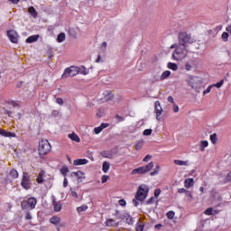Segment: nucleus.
<instances>
[{
	"label": "nucleus",
	"instance_id": "obj_1",
	"mask_svg": "<svg viewBox=\"0 0 231 231\" xmlns=\"http://www.w3.org/2000/svg\"><path fill=\"white\" fill-rule=\"evenodd\" d=\"M187 53L189 51L187 50V46L179 43L175 51H173L172 58L174 60H181L187 57Z\"/></svg>",
	"mask_w": 231,
	"mask_h": 231
},
{
	"label": "nucleus",
	"instance_id": "obj_2",
	"mask_svg": "<svg viewBox=\"0 0 231 231\" xmlns=\"http://www.w3.org/2000/svg\"><path fill=\"white\" fill-rule=\"evenodd\" d=\"M196 42V39L191 34L182 32L179 33V43L182 46L188 47L189 44Z\"/></svg>",
	"mask_w": 231,
	"mask_h": 231
},
{
	"label": "nucleus",
	"instance_id": "obj_3",
	"mask_svg": "<svg viewBox=\"0 0 231 231\" xmlns=\"http://www.w3.org/2000/svg\"><path fill=\"white\" fill-rule=\"evenodd\" d=\"M147 196H149V187H147V185L145 184L139 186L137 192L135 194V199L141 202L145 201Z\"/></svg>",
	"mask_w": 231,
	"mask_h": 231
},
{
	"label": "nucleus",
	"instance_id": "obj_4",
	"mask_svg": "<svg viewBox=\"0 0 231 231\" xmlns=\"http://www.w3.org/2000/svg\"><path fill=\"white\" fill-rule=\"evenodd\" d=\"M51 151V144H50V142L48 140L42 139L39 143V147H38V152L40 156H46L48 152Z\"/></svg>",
	"mask_w": 231,
	"mask_h": 231
},
{
	"label": "nucleus",
	"instance_id": "obj_5",
	"mask_svg": "<svg viewBox=\"0 0 231 231\" xmlns=\"http://www.w3.org/2000/svg\"><path fill=\"white\" fill-rule=\"evenodd\" d=\"M37 205V199L31 197L27 199V201H23L21 203V207L23 210H28L30 208L31 210H33Z\"/></svg>",
	"mask_w": 231,
	"mask_h": 231
},
{
	"label": "nucleus",
	"instance_id": "obj_6",
	"mask_svg": "<svg viewBox=\"0 0 231 231\" xmlns=\"http://www.w3.org/2000/svg\"><path fill=\"white\" fill-rule=\"evenodd\" d=\"M189 86L199 93V88H201V80H199V78L198 77L190 76L189 79Z\"/></svg>",
	"mask_w": 231,
	"mask_h": 231
},
{
	"label": "nucleus",
	"instance_id": "obj_7",
	"mask_svg": "<svg viewBox=\"0 0 231 231\" xmlns=\"http://www.w3.org/2000/svg\"><path fill=\"white\" fill-rule=\"evenodd\" d=\"M21 186L23 189H25V190H30V189H32V182L30 181V175H28V172L23 173Z\"/></svg>",
	"mask_w": 231,
	"mask_h": 231
},
{
	"label": "nucleus",
	"instance_id": "obj_8",
	"mask_svg": "<svg viewBox=\"0 0 231 231\" xmlns=\"http://www.w3.org/2000/svg\"><path fill=\"white\" fill-rule=\"evenodd\" d=\"M115 216H116L118 217V219H125L126 223L128 225H133V218L131 217V215H129L128 213H120V211H116Z\"/></svg>",
	"mask_w": 231,
	"mask_h": 231
},
{
	"label": "nucleus",
	"instance_id": "obj_9",
	"mask_svg": "<svg viewBox=\"0 0 231 231\" xmlns=\"http://www.w3.org/2000/svg\"><path fill=\"white\" fill-rule=\"evenodd\" d=\"M7 37H8L9 41H11V42H13L14 44H17V42L19 41V34L17 33V32L14 31V30L8 31Z\"/></svg>",
	"mask_w": 231,
	"mask_h": 231
},
{
	"label": "nucleus",
	"instance_id": "obj_10",
	"mask_svg": "<svg viewBox=\"0 0 231 231\" xmlns=\"http://www.w3.org/2000/svg\"><path fill=\"white\" fill-rule=\"evenodd\" d=\"M155 113H156V120L160 121L162 120V117L160 116L162 113H163V108H162V105L160 104V101L155 102Z\"/></svg>",
	"mask_w": 231,
	"mask_h": 231
},
{
	"label": "nucleus",
	"instance_id": "obj_11",
	"mask_svg": "<svg viewBox=\"0 0 231 231\" xmlns=\"http://www.w3.org/2000/svg\"><path fill=\"white\" fill-rule=\"evenodd\" d=\"M70 176H76L79 181H82V180H86V173H84L82 171H73L71 172Z\"/></svg>",
	"mask_w": 231,
	"mask_h": 231
},
{
	"label": "nucleus",
	"instance_id": "obj_12",
	"mask_svg": "<svg viewBox=\"0 0 231 231\" xmlns=\"http://www.w3.org/2000/svg\"><path fill=\"white\" fill-rule=\"evenodd\" d=\"M52 205L54 207L55 212H60V210H62V204L60 202H57L55 197H53Z\"/></svg>",
	"mask_w": 231,
	"mask_h": 231
},
{
	"label": "nucleus",
	"instance_id": "obj_13",
	"mask_svg": "<svg viewBox=\"0 0 231 231\" xmlns=\"http://www.w3.org/2000/svg\"><path fill=\"white\" fill-rule=\"evenodd\" d=\"M89 161L88 159H77L74 161L73 165H88Z\"/></svg>",
	"mask_w": 231,
	"mask_h": 231
},
{
	"label": "nucleus",
	"instance_id": "obj_14",
	"mask_svg": "<svg viewBox=\"0 0 231 231\" xmlns=\"http://www.w3.org/2000/svg\"><path fill=\"white\" fill-rule=\"evenodd\" d=\"M175 165H180V167H189V161L174 160Z\"/></svg>",
	"mask_w": 231,
	"mask_h": 231
},
{
	"label": "nucleus",
	"instance_id": "obj_15",
	"mask_svg": "<svg viewBox=\"0 0 231 231\" xmlns=\"http://www.w3.org/2000/svg\"><path fill=\"white\" fill-rule=\"evenodd\" d=\"M131 174L132 175H134V174H146V172H145V170H144V168L143 166V167H139L137 169L133 170Z\"/></svg>",
	"mask_w": 231,
	"mask_h": 231
},
{
	"label": "nucleus",
	"instance_id": "obj_16",
	"mask_svg": "<svg viewBox=\"0 0 231 231\" xmlns=\"http://www.w3.org/2000/svg\"><path fill=\"white\" fill-rule=\"evenodd\" d=\"M194 185V179H186L184 180L185 189H190Z\"/></svg>",
	"mask_w": 231,
	"mask_h": 231
},
{
	"label": "nucleus",
	"instance_id": "obj_17",
	"mask_svg": "<svg viewBox=\"0 0 231 231\" xmlns=\"http://www.w3.org/2000/svg\"><path fill=\"white\" fill-rule=\"evenodd\" d=\"M46 174V171H41L37 179H36V181L37 183H44V175Z\"/></svg>",
	"mask_w": 231,
	"mask_h": 231
},
{
	"label": "nucleus",
	"instance_id": "obj_18",
	"mask_svg": "<svg viewBox=\"0 0 231 231\" xmlns=\"http://www.w3.org/2000/svg\"><path fill=\"white\" fill-rule=\"evenodd\" d=\"M39 34L30 36L26 39L27 43L37 42L39 41Z\"/></svg>",
	"mask_w": 231,
	"mask_h": 231
},
{
	"label": "nucleus",
	"instance_id": "obj_19",
	"mask_svg": "<svg viewBox=\"0 0 231 231\" xmlns=\"http://www.w3.org/2000/svg\"><path fill=\"white\" fill-rule=\"evenodd\" d=\"M144 169V172H151L152 171V168L154 167V162H151L146 166H143Z\"/></svg>",
	"mask_w": 231,
	"mask_h": 231
},
{
	"label": "nucleus",
	"instance_id": "obj_20",
	"mask_svg": "<svg viewBox=\"0 0 231 231\" xmlns=\"http://www.w3.org/2000/svg\"><path fill=\"white\" fill-rule=\"evenodd\" d=\"M50 223H51V225L57 226L59 223H60V217L54 216L50 218Z\"/></svg>",
	"mask_w": 231,
	"mask_h": 231
},
{
	"label": "nucleus",
	"instance_id": "obj_21",
	"mask_svg": "<svg viewBox=\"0 0 231 231\" xmlns=\"http://www.w3.org/2000/svg\"><path fill=\"white\" fill-rule=\"evenodd\" d=\"M68 77H71V67L64 70V73L62 74L61 79H68Z\"/></svg>",
	"mask_w": 231,
	"mask_h": 231
},
{
	"label": "nucleus",
	"instance_id": "obj_22",
	"mask_svg": "<svg viewBox=\"0 0 231 231\" xmlns=\"http://www.w3.org/2000/svg\"><path fill=\"white\" fill-rule=\"evenodd\" d=\"M69 138L72 140V142H80V137H79V135H77L75 133L69 134Z\"/></svg>",
	"mask_w": 231,
	"mask_h": 231
},
{
	"label": "nucleus",
	"instance_id": "obj_23",
	"mask_svg": "<svg viewBox=\"0 0 231 231\" xmlns=\"http://www.w3.org/2000/svg\"><path fill=\"white\" fill-rule=\"evenodd\" d=\"M167 68L169 69H172V71H178V64H176V63L169 62L167 65Z\"/></svg>",
	"mask_w": 231,
	"mask_h": 231
},
{
	"label": "nucleus",
	"instance_id": "obj_24",
	"mask_svg": "<svg viewBox=\"0 0 231 231\" xmlns=\"http://www.w3.org/2000/svg\"><path fill=\"white\" fill-rule=\"evenodd\" d=\"M106 226H118V223H115V220L112 218H109L106 221Z\"/></svg>",
	"mask_w": 231,
	"mask_h": 231
},
{
	"label": "nucleus",
	"instance_id": "obj_25",
	"mask_svg": "<svg viewBox=\"0 0 231 231\" xmlns=\"http://www.w3.org/2000/svg\"><path fill=\"white\" fill-rule=\"evenodd\" d=\"M70 72H71V77H75L79 75V67L71 66Z\"/></svg>",
	"mask_w": 231,
	"mask_h": 231
},
{
	"label": "nucleus",
	"instance_id": "obj_26",
	"mask_svg": "<svg viewBox=\"0 0 231 231\" xmlns=\"http://www.w3.org/2000/svg\"><path fill=\"white\" fill-rule=\"evenodd\" d=\"M171 77V70H165L162 72V74L161 75L160 79L161 80H165V79Z\"/></svg>",
	"mask_w": 231,
	"mask_h": 231
},
{
	"label": "nucleus",
	"instance_id": "obj_27",
	"mask_svg": "<svg viewBox=\"0 0 231 231\" xmlns=\"http://www.w3.org/2000/svg\"><path fill=\"white\" fill-rule=\"evenodd\" d=\"M111 168V163H109L108 162H103V172H107V171H109V169Z\"/></svg>",
	"mask_w": 231,
	"mask_h": 231
},
{
	"label": "nucleus",
	"instance_id": "obj_28",
	"mask_svg": "<svg viewBox=\"0 0 231 231\" xmlns=\"http://www.w3.org/2000/svg\"><path fill=\"white\" fill-rule=\"evenodd\" d=\"M57 41L59 42H64V41H66V33L60 32L57 37Z\"/></svg>",
	"mask_w": 231,
	"mask_h": 231
},
{
	"label": "nucleus",
	"instance_id": "obj_29",
	"mask_svg": "<svg viewBox=\"0 0 231 231\" xmlns=\"http://www.w3.org/2000/svg\"><path fill=\"white\" fill-rule=\"evenodd\" d=\"M79 73H80L81 75H88L89 69H86V67H81L79 68Z\"/></svg>",
	"mask_w": 231,
	"mask_h": 231
},
{
	"label": "nucleus",
	"instance_id": "obj_30",
	"mask_svg": "<svg viewBox=\"0 0 231 231\" xmlns=\"http://www.w3.org/2000/svg\"><path fill=\"white\" fill-rule=\"evenodd\" d=\"M68 172H69V168H68V166H62L60 169V173L62 176H67Z\"/></svg>",
	"mask_w": 231,
	"mask_h": 231
},
{
	"label": "nucleus",
	"instance_id": "obj_31",
	"mask_svg": "<svg viewBox=\"0 0 231 231\" xmlns=\"http://www.w3.org/2000/svg\"><path fill=\"white\" fill-rule=\"evenodd\" d=\"M231 182V171H229L225 179L222 180V183H230Z\"/></svg>",
	"mask_w": 231,
	"mask_h": 231
},
{
	"label": "nucleus",
	"instance_id": "obj_32",
	"mask_svg": "<svg viewBox=\"0 0 231 231\" xmlns=\"http://www.w3.org/2000/svg\"><path fill=\"white\" fill-rule=\"evenodd\" d=\"M28 11L29 14L32 15V17H37V11H35V8L33 6L29 7Z\"/></svg>",
	"mask_w": 231,
	"mask_h": 231
},
{
	"label": "nucleus",
	"instance_id": "obj_33",
	"mask_svg": "<svg viewBox=\"0 0 231 231\" xmlns=\"http://www.w3.org/2000/svg\"><path fill=\"white\" fill-rule=\"evenodd\" d=\"M86 210H88V205H82L77 208L79 214H80V212H86Z\"/></svg>",
	"mask_w": 231,
	"mask_h": 231
},
{
	"label": "nucleus",
	"instance_id": "obj_34",
	"mask_svg": "<svg viewBox=\"0 0 231 231\" xmlns=\"http://www.w3.org/2000/svg\"><path fill=\"white\" fill-rule=\"evenodd\" d=\"M205 147H208V141L200 142V151H205Z\"/></svg>",
	"mask_w": 231,
	"mask_h": 231
},
{
	"label": "nucleus",
	"instance_id": "obj_35",
	"mask_svg": "<svg viewBox=\"0 0 231 231\" xmlns=\"http://www.w3.org/2000/svg\"><path fill=\"white\" fill-rule=\"evenodd\" d=\"M10 176H12V178H19V172L17 170L13 169L10 171Z\"/></svg>",
	"mask_w": 231,
	"mask_h": 231
},
{
	"label": "nucleus",
	"instance_id": "obj_36",
	"mask_svg": "<svg viewBox=\"0 0 231 231\" xmlns=\"http://www.w3.org/2000/svg\"><path fill=\"white\" fill-rule=\"evenodd\" d=\"M0 134H1V136H5L6 138L12 136V133L6 132L3 129H0Z\"/></svg>",
	"mask_w": 231,
	"mask_h": 231
},
{
	"label": "nucleus",
	"instance_id": "obj_37",
	"mask_svg": "<svg viewBox=\"0 0 231 231\" xmlns=\"http://www.w3.org/2000/svg\"><path fill=\"white\" fill-rule=\"evenodd\" d=\"M160 172V165H156V167H155V169H154V171H152L151 173H150V175H152V176H156V174H158Z\"/></svg>",
	"mask_w": 231,
	"mask_h": 231
},
{
	"label": "nucleus",
	"instance_id": "obj_38",
	"mask_svg": "<svg viewBox=\"0 0 231 231\" xmlns=\"http://www.w3.org/2000/svg\"><path fill=\"white\" fill-rule=\"evenodd\" d=\"M210 140H211L212 143H217V134H211Z\"/></svg>",
	"mask_w": 231,
	"mask_h": 231
},
{
	"label": "nucleus",
	"instance_id": "obj_39",
	"mask_svg": "<svg viewBox=\"0 0 231 231\" xmlns=\"http://www.w3.org/2000/svg\"><path fill=\"white\" fill-rule=\"evenodd\" d=\"M143 134L144 136H151V134H152V129H145L143 132Z\"/></svg>",
	"mask_w": 231,
	"mask_h": 231
},
{
	"label": "nucleus",
	"instance_id": "obj_40",
	"mask_svg": "<svg viewBox=\"0 0 231 231\" xmlns=\"http://www.w3.org/2000/svg\"><path fill=\"white\" fill-rule=\"evenodd\" d=\"M142 147H143V141H139L135 145V149H136V151H140V149H142Z\"/></svg>",
	"mask_w": 231,
	"mask_h": 231
},
{
	"label": "nucleus",
	"instance_id": "obj_41",
	"mask_svg": "<svg viewBox=\"0 0 231 231\" xmlns=\"http://www.w3.org/2000/svg\"><path fill=\"white\" fill-rule=\"evenodd\" d=\"M228 37H229L228 32H224L222 33V40L224 41V42H226V41H228Z\"/></svg>",
	"mask_w": 231,
	"mask_h": 231
},
{
	"label": "nucleus",
	"instance_id": "obj_42",
	"mask_svg": "<svg viewBox=\"0 0 231 231\" xmlns=\"http://www.w3.org/2000/svg\"><path fill=\"white\" fill-rule=\"evenodd\" d=\"M185 194L188 198H189V201H192V199H194V196H192V191L187 190Z\"/></svg>",
	"mask_w": 231,
	"mask_h": 231
},
{
	"label": "nucleus",
	"instance_id": "obj_43",
	"mask_svg": "<svg viewBox=\"0 0 231 231\" xmlns=\"http://www.w3.org/2000/svg\"><path fill=\"white\" fill-rule=\"evenodd\" d=\"M212 212H214V209L212 208H208L204 211V214H206V216H212Z\"/></svg>",
	"mask_w": 231,
	"mask_h": 231
},
{
	"label": "nucleus",
	"instance_id": "obj_44",
	"mask_svg": "<svg viewBox=\"0 0 231 231\" xmlns=\"http://www.w3.org/2000/svg\"><path fill=\"white\" fill-rule=\"evenodd\" d=\"M223 84H225V80L224 79L220 80L219 82H217V83H216V84H214L212 86H213V88H221V86H223Z\"/></svg>",
	"mask_w": 231,
	"mask_h": 231
},
{
	"label": "nucleus",
	"instance_id": "obj_45",
	"mask_svg": "<svg viewBox=\"0 0 231 231\" xmlns=\"http://www.w3.org/2000/svg\"><path fill=\"white\" fill-rule=\"evenodd\" d=\"M168 219H173L174 216H175V213L174 211H169L167 214H166Z\"/></svg>",
	"mask_w": 231,
	"mask_h": 231
},
{
	"label": "nucleus",
	"instance_id": "obj_46",
	"mask_svg": "<svg viewBox=\"0 0 231 231\" xmlns=\"http://www.w3.org/2000/svg\"><path fill=\"white\" fill-rule=\"evenodd\" d=\"M107 180H109V175H103L101 178V182L106 183Z\"/></svg>",
	"mask_w": 231,
	"mask_h": 231
},
{
	"label": "nucleus",
	"instance_id": "obj_47",
	"mask_svg": "<svg viewBox=\"0 0 231 231\" xmlns=\"http://www.w3.org/2000/svg\"><path fill=\"white\" fill-rule=\"evenodd\" d=\"M212 88H213L212 85L208 87L207 90L203 91V95H207V94L210 93V91H212Z\"/></svg>",
	"mask_w": 231,
	"mask_h": 231
},
{
	"label": "nucleus",
	"instance_id": "obj_48",
	"mask_svg": "<svg viewBox=\"0 0 231 231\" xmlns=\"http://www.w3.org/2000/svg\"><path fill=\"white\" fill-rule=\"evenodd\" d=\"M113 98H114V96L111 93L106 96V102H109V100H113Z\"/></svg>",
	"mask_w": 231,
	"mask_h": 231
},
{
	"label": "nucleus",
	"instance_id": "obj_49",
	"mask_svg": "<svg viewBox=\"0 0 231 231\" xmlns=\"http://www.w3.org/2000/svg\"><path fill=\"white\" fill-rule=\"evenodd\" d=\"M160 194H162V189H157L154 190V197L158 198L160 196Z\"/></svg>",
	"mask_w": 231,
	"mask_h": 231
},
{
	"label": "nucleus",
	"instance_id": "obj_50",
	"mask_svg": "<svg viewBox=\"0 0 231 231\" xmlns=\"http://www.w3.org/2000/svg\"><path fill=\"white\" fill-rule=\"evenodd\" d=\"M152 203H154V197L150 198V199L146 201V205H152Z\"/></svg>",
	"mask_w": 231,
	"mask_h": 231
},
{
	"label": "nucleus",
	"instance_id": "obj_51",
	"mask_svg": "<svg viewBox=\"0 0 231 231\" xmlns=\"http://www.w3.org/2000/svg\"><path fill=\"white\" fill-rule=\"evenodd\" d=\"M56 102H57V104H59L60 106H63V105H64V100H63L62 98H60V97H58V98L56 99Z\"/></svg>",
	"mask_w": 231,
	"mask_h": 231
},
{
	"label": "nucleus",
	"instance_id": "obj_52",
	"mask_svg": "<svg viewBox=\"0 0 231 231\" xmlns=\"http://www.w3.org/2000/svg\"><path fill=\"white\" fill-rule=\"evenodd\" d=\"M71 196L72 198H79V194H77V191H74L73 189H70Z\"/></svg>",
	"mask_w": 231,
	"mask_h": 231
},
{
	"label": "nucleus",
	"instance_id": "obj_53",
	"mask_svg": "<svg viewBox=\"0 0 231 231\" xmlns=\"http://www.w3.org/2000/svg\"><path fill=\"white\" fill-rule=\"evenodd\" d=\"M178 193L179 194H186L187 189L185 188H180V189H178Z\"/></svg>",
	"mask_w": 231,
	"mask_h": 231
},
{
	"label": "nucleus",
	"instance_id": "obj_54",
	"mask_svg": "<svg viewBox=\"0 0 231 231\" xmlns=\"http://www.w3.org/2000/svg\"><path fill=\"white\" fill-rule=\"evenodd\" d=\"M99 127L101 128L102 131H104V129H106V127H109V124L102 123Z\"/></svg>",
	"mask_w": 231,
	"mask_h": 231
},
{
	"label": "nucleus",
	"instance_id": "obj_55",
	"mask_svg": "<svg viewBox=\"0 0 231 231\" xmlns=\"http://www.w3.org/2000/svg\"><path fill=\"white\" fill-rule=\"evenodd\" d=\"M143 224H138L136 226L137 231H143Z\"/></svg>",
	"mask_w": 231,
	"mask_h": 231
},
{
	"label": "nucleus",
	"instance_id": "obj_56",
	"mask_svg": "<svg viewBox=\"0 0 231 231\" xmlns=\"http://www.w3.org/2000/svg\"><path fill=\"white\" fill-rule=\"evenodd\" d=\"M94 132L96 133V134H100V133H102V128L99 126V127H96L94 129Z\"/></svg>",
	"mask_w": 231,
	"mask_h": 231
},
{
	"label": "nucleus",
	"instance_id": "obj_57",
	"mask_svg": "<svg viewBox=\"0 0 231 231\" xmlns=\"http://www.w3.org/2000/svg\"><path fill=\"white\" fill-rule=\"evenodd\" d=\"M173 111L174 113H178L180 111V106H178L176 103L173 104Z\"/></svg>",
	"mask_w": 231,
	"mask_h": 231
},
{
	"label": "nucleus",
	"instance_id": "obj_58",
	"mask_svg": "<svg viewBox=\"0 0 231 231\" xmlns=\"http://www.w3.org/2000/svg\"><path fill=\"white\" fill-rule=\"evenodd\" d=\"M119 205H120L121 207H125V205H126L125 200V199H120V200H119Z\"/></svg>",
	"mask_w": 231,
	"mask_h": 231
},
{
	"label": "nucleus",
	"instance_id": "obj_59",
	"mask_svg": "<svg viewBox=\"0 0 231 231\" xmlns=\"http://www.w3.org/2000/svg\"><path fill=\"white\" fill-rule=\"evenodd\" d=\"M168 102H170L171 104H175L174 97H172V96L168 97Z\"/></svg>",
	"mask_w": 231,
	"mask_h": 231
},
{
	"label": "nucleus",
	"instance_id": "obj_60",
	"mask_svg": "<svg viewBox=\"0 0 231 231\" xmlns=\"http://www.w3.org/2000/svg\"><path fill=\"white\" fill-rule=\"evenodd\" d=\"M133 203H134V207H138L140 205V202H138V199H133Z\"/></svg>",
	"mask_w": 231,
	"mask_h": 231
},
{
	"label": "nucleus",
	"instance_id": "obj_61",
	"mask_svg": "<svg viewBox=\"0 0 231 231\" xmlns=\"http://www.w3.org/2000/svg\"><path fill=\"white\" fill-rule=\"evenodd\" d=\"M63 187L66 189V187H68V178H64V180H63Z\"/></svg>",
	"mask_w": 231,
	"mask_h": 231
},
{
	"label": "nucleus",
	"instance_id": "obj_62",
	"mask_svg": "<svg viewBox=\"0 0 231 231\" xmlns=\"http://www.w3.org/2000/svg\"><path fill=\"white\" fill-rule=\"evenodd\" d=\"M103 115L104 112H102V110H98V112L97 113V116H98V118L102 117Z\"/></svg>",
	"mask_w": 231,
	"mask_h": 231
},
{
	"label": "nucleus",
	"instance_id": "obj_63",
	"mask_svg": "<svg viewBox=\"0 0 231 231\" xmlns=\"http://www.w3.org/2000/svg\"><path fill=\"white\" fill-rule=\"evenodd\" d=\"M149 160H151V155H146V156L143 158V162H149Z\"/></svg>",
	"mask_w": 231,
	"mask_h": 231
},
{
	"label": "nucleus",
	"instance_id": "obj_64",
	"mask_svg": "<svg viewBox=\"0 0 231 231\" xmlns=\"http://www.w3.org/2000/svg\"><path fill=\"white\" fill-rule=\"evenodd\" d=\"M25 219H28V220L32 219V215L30 214V212L26 213Z\"/></svg>",
	"mask_w": 231,
	"mask_h": 231
}]
</instances>
